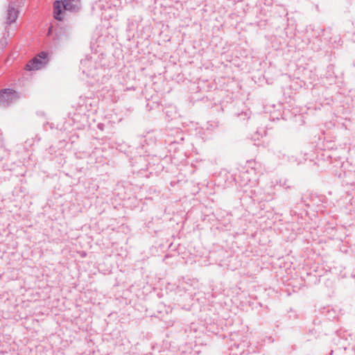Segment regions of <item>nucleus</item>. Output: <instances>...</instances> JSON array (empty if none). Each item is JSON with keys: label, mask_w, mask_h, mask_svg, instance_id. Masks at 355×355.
<instances>
[{"label": "nucleus", "mask_w": 355, "mask_h": 355, "mask_svg": "<svg viewBox=\"0 0 355 355\" xmlns=\"http://www.w3.org/2000/svg\"><path fill=\"white\" fill-rule=\"evenodd\" d=\"M62 6L66 10L77 11L80 6V0H58L53 4L54 17L58 21H61Z\"/></svg>", "instance_id": "f257e3e1"}, {"label": "nucleus", "mask_w": 355, "mask_h": 355, "mask_svg": "<svg viewBox=\"0 0 355 355\" xmlns=\"http://www.w3.org/2000/svg\"><path fill=\"white\" fill-rule=\"evenodd\" d=\"M19 98L18 93L9 88L0 90V106L8 107L15 103Z\"/></svg>", "instance_id": "f03ea898"}, {"label": "nucleus", "mask_w": 355, "mask_h": 355, "mask_svg": "<svg viewBox=\"0 0 355 355\" xmlns=\"http://www.w3.org/2000/svg\"><path fill=\"white\" fill-rule=\"evenodd\" d=\"M48 61L47 53L42 51L26 64L25 69L28 71L40 69L46 66Z\"/></svg>", "instance_id": "7ed1b4c3"}, {"label": "nucleus", "mask_w": 355, "mask_h": 355, "mask_svg": "<svg viewBox=\"0 0 355 355\" xmlns=\"http://www.w3.org/2000/svg\"><path fill=\"white\" fill-rule=\"evenodd\" d=\"M19 11L13 3H10L8 6L6 14V24H11L15 22L18 17Z\"/></svg>", "instance_id": "20e7f679"}]
</instances>
